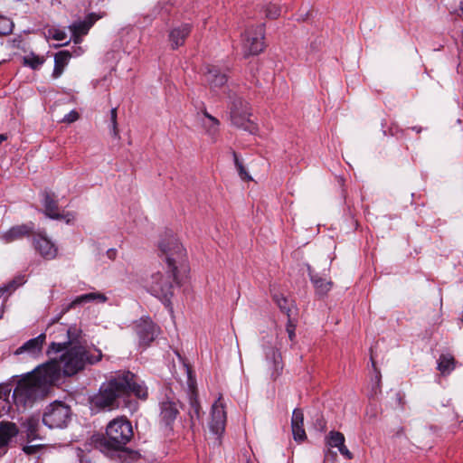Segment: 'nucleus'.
<instances>
[{"mask_svg": "<svg viewBox=\"0 0 463 463\" xmlns=\"http://www.w3.org/2000/svg\"><path fill=\"white\" fill-rule=\"evenodd\" d=\"M71 58V53L67 50L60 51L55 53L54 68L52 74L53 79H58L63 73V71L68 65Z\"/></svg>", "mask_w": 463, "mask_h": 463, "instance_id": "25", "label": "nucleus"}, {"mask_svg": "<svg viewBox=\"0 0 463 463\" xmlns=\"http://www.w3.org/2000/svg\"><path fill=\"white\" fill-rule=\"evenodd\" d=\"M71 408L61 402H54L48 405L43 415V422L50 429H61L71 420Z\"/></svg>", "mask_w": 463, "mask_h": 463, "instance_id": "6", "label": "nucleus"}, {"mask_svg": "<svg viewBox=\"0 0 463 463\" xmlns=\"http://www.w3.org/2000/svg\"><path fill=\"white\" fill-rule=\"evenodd\" d=\"M250 70V72L252 74L253 80H255L256 83H258L259 82V70H258V68H256V71H253V68L252 67Z\"/></svg>", "mask_w": 463, "mask_h": 463, "instance_id": "42", "label": "nucleus"}, {"mask_svg": "<svg viewBox=\"0 0 463 463\" xmlns=\"http://www.w3.org/2000/svg\"><path fill=\"white\" fill-rule=\"evenodd\" d=\"M411 129L415 131L416 133H420L422 131L421 127H412Z\"/></svg>", "mask_w": 463, "mask_h": 463, "instance_id": "44", "label": "nucleus"}, {"mask_svg": "<svg viewBox=\"0 0 463 463\" xmlns=\"http://www.w3.org/2000/svg\"><path fill=\"white\" fill-rule=\"evenodd\" d=\"M34 224L33 222L24 223L11 227L6 231L2 238L5 242H12L21 240L24 237L33 236Z\"/></svg>", "mask_w": 463, "mask_h": 463, "instance_id": "18", "label": "nucleus"}, {"mask_svg": "<svg viewBox=\"0 0 463 463\" xmlns=\"http://www.w3.org/2000/svg\"><path fill=\"white\" fill-rule=\"evenodd\" d=\"M44 61V57L36 55L33 52H31L29 55H26L23 58V64L24 66L30 67L34 71L39 70Z\"/></svg>", "mask_w": 463, "mask_h": 463, "instance_id": "29", "label": "nucleus"}, {"mask_svg": "<svg viewBox=\"0 0 463 463\" xmlns=\"http://www.w3.org/2000/svg\"><path fill=\"white\" fill-rule=\"evenodd\" d=\"M345 436L339 431L332 430L326 436V445L330 448H339L345 443Z\"/></svg>", "mask_w": 463, "mask_h": 463, "instance_id": "30", "label": "nucleus"}, {"mask_svg": "<svg viewBox=\"0 0 463 463\" xmlns=\"http://www.w3.org/2000/svg\"><path fill=\"white\" fill-rule=\"evenodd\" d=\"M265 367L270 377L275 380L283 369L281 355L278 350L272 346L265 349Z\"/></svg>", "mask_w": 463, "mask_h": 463, "instance_id": "15", "label": "nucleus"}, {"mask_svg": "<svg viewBox=\"0 0 463 463\" xmlns=\"http://www.w3.org/2000/svg\"><path fill=\"white\" fill-rule=\"evenodd\" d=\"M291 429L296 441H304L307 434L304 429V414L301 409H295L291 418Z\"/></svg>", "mask_w": 463, "mask_h": 463, "instance_id": "20", "label": "nucleus"}, {"mask_svg": "<svg viewBox=\"0 0 463 463\" xmlns=\"http://www.w3.org/2000/svg\"><path fill=\"white\" fill-rule=\"evenodd\" d=\"M33 245L35 250L47 260H54L57 257V246L43 232L33 234Z\"/></svg>", "mask_w": 463, "mask_h": 463, "instance_id": "11", "label": "nucleus"}, {"mask_svg": "<svg viewBox=\"0 0 463 463\" xmlns=\"http://www.w3.org/2000/svg\"><path fill=\"white\" fill-rule=\"evenodd\" d=\"M29 449H30L29 447H26V448H24V450L26 453H29Z\"/></svg>", "mask_w": 463, "mask_h": 463, "instance_id": "47", "label": "nucleus"}, {"mask_svg": "<svg viewBox=\"0 0 463 463\" xmlns=\"http://www.w3.org/2000/svg\"><path fill=\"white\" fill-rule=\"evenodd\" d=\"M99 19L96 14L91 13L89 14L83 21L74 22L70 29L72 32L73 36L81 37L86 35L90 29V27L95 24V22Z\"/></svg>", "mask_w": 463, "mask_h": 463, "instance_id": "21", "label": "nucleus"}, {"mask_svg": "<svg viewBox=\"0 0 463 463\" xmlns=\"http://www.w3.org/2000/svg\"><path fill=\"white\" fill-rule=\"evenodd\" d=\"M159 250L165 256L168 270L165 274H153L149 288L151 293L168 307L174 295V285L178 284L177 270L186 264V250L172 232H165L159 241Z\"/></svg>", "mask_w": 463, "mask_h": 463, "instance_id": "3", "label": "nucleus"}, {"mask_svg": "<svg viewBox=\"0 0 463 463\" xmlns=\"http://www.w3.org/2000/svg\"><path fill=\"white\" fill-rule=\"evenodd\" d=\"M133 435L131 422L126 417H118L107 425L106 436L100 441V446L108 450L133 453L126 447Z\"/></svg>", "mask_w": 463, "mask_h": 463, "instance_id": "5", "label": "nucleus"}, {"mask_svg": "<svg viewBox=\"0 0 463 463\" xmlns=\"http://www.w3.org/2000/svg\"><path fill=\"white\" fill-rule=\"evenodd\" d=\"M46 335L40 334L38 336L26 341L23 345L18 347L14 351L15 355L22 354H28L31 355H38L43 349V344L45 343Z\"/></svg>", "mask_w": 463, "mask_h": 463, "instance_id": "19", "label": "nucleus"}, {"mask_svg": "<svg viewBox=\"0 0 463 463\" xmlns=\"http://www.w3.org/2000/svg\"><path fill=\"white\" fill-rule=\"evenodd\" d=\"M160 420L166 427L173 429V424L179 415V409L182 407L181 402L174 398L166 397L160 404Z\"/></svg>", "mask_w": 463, "mask_h": 463, "instance_id": "10", "label": "nucleus"}, {"mask_svg": "<svg viewBox=\"0 0 463 463\" xmlns=\"http://www.w3.org/2000/svg\"><path fill=\"white\" fill-rule=\"evenodd\" d=\"M460 10H461V12L463 13V5H462V2L460 3Z\"/></svg>", "mask_w": 463, "mask_h": 463, "instance_id": "48", "label": "nucleus"}, {"mask_svg": "<svg viewBox=\"0 0 463 463\" xmlns=\"http://www.w3.org/2000/svg\"><path fill=\"white\" fill-rule=\"evenodd\" d=\"M272 299L288 317L287 332L290 340L295 337V328L298 322V308L292 299L286 298L282 293L274 292Z\"/></svg>", "mask_w": 463, "mask_h": 463, "instance_id": "8", "label": "nucleus"}, {"mask_svg": "<svg viewBox=\"0 0 463 463\" xmlns=\"http://www.w3.org/2000/svg\"><path fill=\"white\" fill-rule=\"evenodd\" d=\"M260 52V33L255 30H247L242 34V54L245 59L256 57Z\"/></svg>", "mask_w": 463, "mask_h": 463, "instance_id": "14", "label": "nucleus"}, {"mask_svg": "<svg viewBox=\"0 0 463 463\" xmlns=\"http://www.w3.org/2000/svg\"><path fill=\"white\" fill-rule=\"evenodd\" d=\"M329 456H331L332 458H335L336 457V452H333L331 451L330 449H327L326 452V458H328Z\"/></svg>", "mask_w": 463, "mask_h": 463, "instance_id": "43", "label": "nucleus"}, {"mask_svg": "<svg viewBox=\"0 0 463 463\" xmlns=\"http://www.w3.org/2000/svg\"><path fill=\"white\" fill-rule=\"evenodd\" d=\"M78 118H79L78 112L75 110H72L64 117L63 121L68 122V123H72V122L76 121Z\"/></svg>", "mask_w": 463, "mask_h": 463, "instance_id": "37", "label": "nucleus"}, {"mask_svg": "<svg viewBox=\"0 0 463 463\" xmlns=\"http://www.w3.org/2000/svg\"><path fill=\"white\" fill-rule=\"evenodd\" d=\"M250 106L241 99L235 100L230 112L232 124L250 133L257 129V125L250 119Z\"/></svg>", "mask_w": 463, "mask_h": 463, "instance_id": "7", "label": "nucleus"}, {"mask_svg": "<svg viewBox=\"0 0 463 463\" xmlns=\"http://www.w3.org/2000/svg\"><path fill=\"white\" fill-rule=\"evenodd\" d=\"M14 26V23L10 18L0 15V36H5L12 33Z\"/></svg>", "mask_w": 463, "mask_h": 463, "instance_id": "33", "label": "nucleus"}, {"mask_svg": "<svg viewBox=\"0 0 463 463\" xmlns=\"http://www.w3.org/2000/svg\"><path fill=\"white\" fill-rule=\"evenodd\" d=\"M190 410L188 411L190 427L194 428L195 420L201 417V406L195 391H192L189 397Z\"/></svg>", "mask_w": 463, "mask_h": 463, "instance_id": "26", "label": "nucleus"}, {"mask_svg": "<svg viewBox=\"0 0 463 463\" xmlns=\"http://www.w3.org/2000/svg\"><path fill=\"white\" fill-rule=\"evenodd\" d=\"M134 329L138 337L139 345L146 348L160 334V328L150 317H141L134 323Z\"/></svg>", "mask_w": 463, "mask_h": 463, "instance_id": "9", "label": "nucleus"}, {"mask_svg": "<svg viewBox=\"0 0 463 463\" xmlns=\"http://www.w3.org/2000/svg\"><path fill=\"white\" fill-rule=\"evenodd\" d=\"M146 401L148 398L147 387L139 383L130 371H118L103 383L98 392L90 397V405L96 412L128 409L131 413L138 409V402L131 398Z\"/></svg>", "mask_w": 463, "mask_h": 463, "instance_id": "1", "label": "nucleus"}, {"mask_svg": "<svg viewBox=\"0 0 463 463\" xmlns=\"http://www.w3.org/2000/svg\"><path fill=\"white\" fill-rule=\"evenodd\" d=\"M339 452L341 455H343L345 458L351 459L353 458V454L350 452V450L346 448L345 443L341 445V447L338 448Z\"/></svg>", "mask_w": 463, "mask_h": 463, "instance_id": "38", "label": "nucleus"}, {"mask_svg": "<svg viewBox=\"0 0 463 463\" xmlns=\"http://www.w3.org/2000/svg\"><path fill=\"white\" fill-rule=\"evenodd\" d=\"M308 275L316 288L317 294L319 296H325L327 294L332 288V281L317 273H315L310 267H308Z\"/></svg>", "mask_w": 463, "mask_h": 463, "instance_id": "23", "label": "nucleus"}, {"mask_svg": "<svg viewBox=\"0 0 463 463\" xmlns=\"http://www.w3.org/2000/svg\"><path fill=\"white\" fill-rule=\"evenodd\" d=\"M232 154L240 177L244 181L251 180L250 175L247 173L245 167L242 165V162L240 160L238 154L235 151H232Z\"/></svg>", "mask_w": 463, "mask_h": 463, "instance_id": "34", "label": "nucleus"}, {"mask_svg": "<svg viewBox=\"0 0 463 463\" xmlns=\"http://www.w3.org/2000/svg\"><path fill=\"white\" fill-rule=\"evenodd\" d=\"M61 375L63 373L56 357L39 365L17 383L13 392L15 404L25 408L45 398L50 389L60 382Z\"/></svg>", "mask_w": 463, "mask_h": 463, "instance_id": "4", "label": "nucleus"}, {"mask_svg": "<svg viewBox=\"0 0 463 463\" xmlns=\"http://www.w3.org/2000/svg\"><path fill=\"white\" fill-rule=\"evenodd\" d=\"M266 16L270 19H276L280 15V7L277 3L270 2L265 8Z\"/></svg>", "mask_w": 463, "mask_h": 463, "instance_id": "35", "label": "nucleus"}, {"mask_svg": "<svg viewBox=\"0 0 463 463\" xmlns=\"http://www.w3.org/2000/svg\"><path fill=\"white\" fill-rule=\"evenodd\" d=\"M53 38L57 41H62L65 39V33L62 32H58L53 35Z\"/></svg>", "mask_w": 463, "mask_h": 463, "instance_id": "41", "label": "nucleus"}, {"mask_svg": "<svg viewBox=\"0 0 463 463\" xmlns=\"http://www.w3.org/2000/svg\"><path fill=\"white\" fill-rule=\"evenodd\" d=\"M191 28L190 24H184L170 32L169 40L173 49H176L184 43L185 39L191 33Z\"/></svg>", "mask_w": 463, "mask_h": 463, "instance_id": "22", "label": "nucleus"}, {"mask_svg": "<svg viewBox=\"0 0 463 463\" xmlns=\"http://www.w3.org/2000/svg\"><path fill=\"white\" fill-rule=\"evenodd\" d=\"M96 300L99 302H105L107 300V297L102 293L96 292L87 293L77 297L74 300H72L71 303H69L62 308L61 313L52 320V324L58 323L65 313H67L70 309L75 307L76 306Z\"/></svg>", "mask_w": 463, "mask_h": 463, "instance_id": "16", "label": "nucleus"}, {"mask_svg": "<svg viewBox=\"0 0 463 463\" xmlns=\"http://www.w3.org/2000/svg\"><path fill=\"white\" fill-rule=\"evenodd\" d=\"M43 197L44 213L48 217L53 220L66 219L67 222H69L71 219H74V215L71 213H67L65 214L60 213L58 200L56 199V195L54 194V193L44 191L43 193Z\"/></svg>", "mask_w": 463, "mask_h": 463, "instance_id": "13", "label": "nucleus"}, {"mask_svg": "<svg viewBox=\"0 0 463 463\" xmlns=\"http://www.w3.org/2000/svg\"><path fill=\"white\" fill-rule=\"evenodd\" d=\"M371 361H372V366L373 368L374 369L375 373H376V379L377 381L379 382L380 381V378H381V374H380V371L376 368V364H375V362L373 360V354H371Z\"/></svg>", "mask_w": 463, "mask_h": 463, "instance_id": "39", "label": "nucleus"}, {"mask_svg": "<svg viewBox=\"0 0 463 463\" xmlns=\"http://www.w3.org/2000/svg\"><path fill=\"white\" fill-rule=\"evenodd\" d=\"M6 136L4 135V134H0V144H2V142H4L5 140H6Z\"/></svg>", "mask_w": 463, "mask_h": 463, "instance_id": "45", "label": "nucleus"}, {"mask_svg": "<svg viewBox=\"0 0 463 463\" xmlns=\"http://www.w3.org/2000/svg\"><path fill=\"white\" fill-rule=\"evenodd\" d=\"M203 113L207 119V121L203 122V127L210 136L214 137L219 131L220 122L216 118L210 115L206 110H203Z\"/></svg>", "mask_w": 463, "mask_h": 463, "instance_id": "28", "label": "nucleus"}, {"mask_svg": "<svg viewBox=\"0 0 463 463\" xmlns=\"http://www.w3.org/2000/svg\"><path fill=\"white\" fill-rule=\"evenodd\" d=\"M38 426L39 419L35 417H30L25 422L27 438L29 439H35L38 438Z\"/></svg>", "mask_w": 463, "mask_h": 463, "instance_id": "31", "label": "nucleus"}, {"mask_svg": "<svg viewBox=\"0 0 463 463\" xmlns=\"http://www.w3.org/2000/svg\"><path fill=\"white\" fill-rule=\"evenodd\" d=\"M204 70V78L211 90L216 91L226 84L228 77L225 73L221 72L219 68L207 64Z\"/></svg>", "mask_w": 463, "mask_h": 463, "instance_id": "17", "label": "nucleus"}, {"mask_svg": "<svg viewBox=\"0 0 463 463\" xmlns=\"http://www.w3.org/2000/svg\"><path fill=\"white\" fill-rule=\"evenodd\" d=\"M456 361L449 354H442L438 360L437 369L441 374H449L455 369Z\"/></svg>", "mask_w": 463, "mask_h": 463, "instance_id": "27", "label": "nucleus"}, {"mask_svg": "<svg viewBox=\"0 0 463 463\" xmlns=\"http://www.w3.org/2000/svg\"><path fill=\"white\" fill-rule=\"evenodd\" d=\"M117 117V109L114 108L110 110L111 132L114 137H118Z\"/></svg>", "mask_w": 463, "mask_h": 463, "instance_id": "36", "label": "nucleus"}, {"mask_svg": "<svg viewBox=\"0 0 463 463\" xmlns=\"http://www.w3.org/2000/svg\"><path fill=\"white\" fill-rule=\"evenodd\" d=\"M25 279L24 276L15 277L13 280H11L7 285L0 288V298L6 292H11L15 290L18 287L24 284Z\"/></svg>", "mask_w": 463, "mask_h": 463, "instance_id": "32", "label": "nucleus"}, {"mask_svg": "<svg viewBox=\"0 0 463 463\" xmlns=\"http://www.w3.org/2000/svg\"><path fill=\"white\" fill-rule=\"evenodd\" d=\"M82 331L76 326H67L61 324L58 331L53 332V341L49 345L46 354L52 357L62 353L56 358L63 376H73L82 371L87 364H94L102 358L100 350L91 354L85 346L80 345Z\"/></svg>", "mask_w": 463, "mask_h": 463, "instance_id": "2", "label": "nucleus"}, {"mask_svg": "<svg viewBox=\"0 0 463 463\" xmlns=\"http://www.w3.org/2000/svg\"><path fill=\"white\" fill-rule=\"evenodd\" d=\"M117 255V250L115 249H109L107 250V256L110 260H114Z\"/></svg>", "mask_w": 463, "mask_h": 463, "instance_id": "40", "label": "nucleus"}, {"mask_svg": "<svg viewBox=\"0 0 463 463\" xmlns=\"http://www.w3.org/2000/svg\"><path fill=\"white\" fill-rule=\"evenodd\" d=\"M3 307H4V306L2 304L1 307H0V318L2 317V315H3V312H4Z\"/></svg>", "mask_w": 463, "mask_h": 463, "instance_id": "46", "label": "nucleus"}, {"mask_svg": "<svg viewBox=\"0 0 463 463\" xmlns=\"http://www.w3.org/2000/svg\"><path fill=\"white\" fill-rule=\"evenodd\" d=\"M18 434V428L14 422H0V449L6 447L11 439Z\"/></svg>", "mask_w": 463, "mask_h": 463, "instance_id": "24", "label": "nucleus"}, {"mask_svg": "<svg viewBox=\"0 0 463 463\" xmlns=\"http://www.w3.org/2000/svg\"><path fill=\"white\" fill-rule=\"evenodd\" d=\"M226 425V411L221 399L215 402L212 406L211 420L209 429L216 436H221Z\"/></svg>", "mask_w": 463, "mask_h": 463, "instance_id": "12", "label": "nucleus"}]
</instances>
